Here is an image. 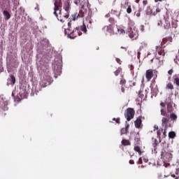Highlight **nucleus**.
Masks as SVG:
<instances>
[{
    "mask_svg": "<svg viewBox=\"0 0 179 179\" xmlns=\"http://www.w3.org/2000/svg\"><path fill=\"white\" fill-rule=\"evenodd\" d=\"M63 9L65 12L60 10L59 13V17H57V20H59V22H62V23H64L65 22L66 19H68L69 17V13H71V0H66L64 2L63 4Z\"/></svg>",
    "mask_w": 179,
    "mask_h": 179,
    "instance_id": "1",
    "label": "nucleus"
},
{
    "mask_svg": "<svg viewBox=\"0 0 179 179\" xmlns=\"http://www.w3.org/2000/svg\"><path fill=\"white\" fill-rule=\"evenodd\" d=\"M166 104L167 115H169V114H170L169 120H171L173 122H177V118H178V117L176 113H173V111H174V108H173V104H174V103L173 102L171 96H169L166 99Z\"/></svg>",
    "mask_w": 179,
    "mask_h": 179,
    "instance_id": "2",
    "label": "nucleus"
},
{
    "mask_svg": "<svg viewBox=\"0 0 179 179\" xmlns=\"http://www.w3.org/2000/svg\"><path fill=\"white\" fill-rule=\"evenodd\" d=\"M154 131H156L157 129V138H159V142H162V139H164V138L167 136V129H166V127H164V129L163 128H159V126H157V124L154 126Z\"/></svg>",
    "mask_w": 179,
    "mask_h": 179,
    "instance_id": "3",
    "label": "nucleus"
},
{
    "mask_svg": "<svg viewBox=\"0 0 179 179\" xmlns=\"http://www.w3.org/2000/svg\"><path fill=\"white\" fill-rule=\"evenodd\" d=\"M54 15L56 17H58V14L62 10V0H55Z\"/></svg>",
    "mask_w": 179,
    "mask_h": 179,
    "instance_id": "4",
    "label": "nucleus"
},
{
    "mask_svg": "<svg viewBox=\"0 0 179 179\" xmlns=\"http://www.w3.org/2000/svg\"><path fill=\"white\" fill-rule=\"evenodd\" d=\"M124 117L127 121H131L135 117V110L132 108H128L124 113Z\"/></svg>",
    "mask_w": 179,
    "mask_h": 179,
    "instance_id": "5",
    "label": "nucleus"
},
{
    "mask_svg": "<svg viewBox=\"0 0 179 179\" xmlns=\"http://www.w3.org/2000/svg\"><path fill=\"white\" fill-rule=\"evenodd\" d=\"M80 17H85V13L82 10H80L79 13H75L71 15V22H72V20L75 22L78 20V19H80Z\"/></svg>",
    "mask_w": 179,
    "mask_h": 179,
    "instance_id": "6",
    "label": "nucleus"
},
{
    "mask_svg": "<svg viewBox=\"0 0 179 179\" xmlns=\"http://www.w3.org/2000/svg\"><path fill=\"white\" fill-rule=\"evenodd\" d=\"M162 127H164L165 130L171 127V123H170V117H164L162 119Z\"/></svg>",
    "mask_w": 179,
    "mask_h": 179,
    "instance_id": "7",
    "label": "nucleus"
},
{
    "mask_svg": "<svg viewBox=\"0 0 179 179\" xmlns=\"http://www.w3.org/2000/svg\"><path fill=\"white\" fill-rule=\"evenodd\" d=\"M78 36H82V32L79 28H76L69 34V38H76Z\"/></svg>",
    "mask_w": 179,
    "mask_h": 179,
    "instance_id": "8",
    "label": "nucleus"
},
{
    "mask_svg": "<svg viewBox=\"0 0 179 179\" xmlns=\"http://www.w3.org/2000/svg\"><path fill=\"white\" fill-rule=\"evenodd\" d=\"M160 106L162 107L161 108V115H163L164 117H169V115L167 114V110H166L165 108L166 106H167V103H166V100L165 102H161Z\"/></svg>",
    "mask_w": 179,
    "mask_h": 179,
    "instance_id": "9",
    "label": "nucleus"
},
{
    "mask_svg": "<svg viewBox=\"0 0 179 179\" xmlns=\"http://www.w3.org/2000/svg\"><path fill=\"white\" fill-rule=\"evenodd\" d=\"M171 154L166 152H162L161 154V159H163L164 162H170Z\"/></svg>",
    "mask_w": 179,
    "mask_h": 179,
    "instance_id": "10",
    "label": "nucleus"
},
{
    "mask_svg": "<svg viewBox=\"0 0 179 179\" xmlns=\"http://www.w3.org/2000/svg\"><path fill=\"white\" fill-rule=\"evenodd\" d=\"M129 37H130L132 40H136L138 37H139V34L138 33V31L135 29L131 30Z\"/></svg>",
    "mask_w": 179,
    "mask_h": 179,
    "instance_id": "11",
    "label": "nucleus"
},
{
    "mask_svg": "<svg viewBox=\"0 0 179 179\" xmlns=\"http://www.w3.org/2000/svg\"><path fill=\"white\" fill-rule=\"evenodd\" d=\"M104 29H106V31L108 33H110V34H115L116 29H114V25L109 24L108 26L104 27Z\"/></svg>",
    "mask_w": 179,
    "mask_h": 179,
    "instance_id": "12",
    "label": "nucleus"
},
{
    "mask_svg": "<svg viewBox=\"0 0 179 179\" xmlns=\"http://www.w3.org/2000/svg\"><path fill=\"white\" fill-rule=\"evenodd\" d=\"M151 64H152L153 66L155 68H160V64H162V61L159 58H154L151 59Z\"/></svg>",
    "mask_w": 179,
    "mask_h": 179,
    "instance_id": "13",
    "label": "nucleus"
},
{
    "mask_svg": "<svg viewBox=\"0 0 179 179\" xmlns=\"http://www.w3.org/2000/svg\"><path fill=\"white\" fill-rule=\"evenodd\" d=\"M154 74H153V70L152 69H148L146 71L145 73V78L147 79V82H150L152 78H153Z\"/></svg>",
    "mask_w": 179,
    "mask_h": 179,
    "instance_id": "14",
    "label": "nucleus"
},
{
    "mask_svg": "<svg viewBox=\"0 0 179 179\" xmlns=\"http://www.w3.org/2000/svg\"><path fill=\"white\" fill-rule=\"evenodd\" d=\"M39 68L41 71L43 72H48V63H44L43 62H40Z\"/></svg>",
    "mask_w": 179,
    "mask_h": 179,
    "instance_id": "15",
    "label": "nucleus"
},
{
    "mask_svg": "<svg viewBox=\"0 0 179 179\" xmlns=\"http://www.w3.org/2000/svg\"><path fill=\"white\" fill-rule=\"evenodd\" d=\"M156 50L159 55H162V57L166 55V52H164V49L162 46H157Z\"/></svg>",
    "mask_w": 179,
    "mask_h": 179,
    "instance_id": "16",
    "label": "nucleus"
},
{
    "mask_svg": "<svg viewBox=\"0 0 179 179\" xmlns=\"http://www.w3.org/2000/svg\"><path fill=\"white\" fill-rule=\"evenodd\" d=\"M129 124L127 123L125 124V128H122L120 131L121 135H127L129 132Z\"/></svg>",
    "mask_w": 179,
    "mask_h": 179,
    "instance_id": "17",
    "label": "nucleus"
},
{
    "mask_svg": "<svg viewBox=\"0 0 179 179\" xmlns=\"http://www.w3.org/2000/svg\"><path fill=\"white\" fill-rule=\"evenodd\" d=\"M134 125L136 128H141V125H142V117L139 116L138 117H137V119L134 122Z\"/></svg>",
    "mask_w": 179,
    "mask_h": 179,
    "instance_id": "18",
    "label": "nucleus"
},
{
    "mask_svg": "<svg viewBox=\"0 0 179 179\" xmlns=\"http://www.w3.org/2000/svg\"><path fill=\"white\" fill-rule=\"evenodd\" d=\"M124 5H126V6L124 7L125 9H127V13H132V8L131 7V5L129 4V3L128 1L125 2Z\"/></svg>",
    "mask_w": 179,
    "mask_h": 179,
    "instance_id": "19",
    "label": "nucleus"
},
{
    "mask_svg": "<svg viewBox=\"0 0 179 179\" xmlns=\"http://www.w3.org/2000/svg\"><path fill=\"white\" fill-rule=\"evenodd\" d=\"M115 34H125V30L121 27H116Z\"/></svg>",
    "mask_w": 179,
    "mask_h": 179,
    "instance_id": "20",
    "label": "nucleus"
},
{
    "mask_svg": "<svg viewBox=\"0 0 179 179\" xmlns=\"http://www.w3.org/2000/svg\"><path fill=\"white\" fill-rule=\"evenodd\" d=\"M152 146L154 147V150L156 152V150L157 149V145H159V141L156 138H152Z\"/></svg>",
    "mask_w": 179,
    "mask_h": 179,
    "instance_id": "21",
    "label": "nucleus"
},
{
    "mask_svg": "<svg viewBox=\"0 0 179 179\" xmlns=\"http://www.w3.org/2000/svg\"><path fill=\"white\" fill-rule=\"evenodd\" d=\"M3 15L5 17L6 20H9L10 19V13L8 10H4Z\"/></svg>",
    "mask_w": 179,
    "mask_h": 179,
    "instance_id": "22",
    "label": "nucleus"
},
{
    "mask_svg": "<svg viewBox=\"0 0 179 179\" xmlns=\"http://www.w3.org/2000/svg\"><path fill=\"white\" fill-rule=\"evenodd\" d=\"M50 85V83L45 80H43L42 81L40 82V85L41 87H47V85Z\"/></svg>",
    "mask_w": 179,
    "mask_h": 179,
    "instance_id": "23",
    "label": "nucleus"
},
{
    "mask_svg": "<svg viewBox=\"0 0 179 179\" xmlns=\"http://www.w3.org/2000/svg\"><path fill=\"white\" fill-rule=\"evenodd\" d=\"M122 145H123V146H131V142L129 140L123 139L122 141Z\"/></svg>",
    "mask_w": 179,
    "mask_h": 179,
    "instance_id": "24",
    "label": "nucleus"
},
{
    "mask_svg": "<svg viewBox=\"0 0 179 179\" xmlns=\"http://www.w3.org/2000/svg\"><path fill=\"white\" fill-rule=\"evenodd\" d=\"M164 29H166V30H169V29H170V27H171V24H170L169 20H165V24H164Z\"/></svg>",
    "mask_w": 179,
    "mask_h": 179,
    "instance_id": "25",
    "label": "nucleus"
},
{
    "mask_svg": "<svg viewBox=\"0 0 179 179\" xmlns=\"http://www.w3.org/2000/svg\"><path fill=\"white\" fill-rule=\"evenodd\" d=\"M10 82L11 85H15V83H16V78H15V76H13V74L10 75Z\"/></svg>",
    "mask_w": 179,
    "mask_h": 179,
    "instance_id": "26",
    "label": "nucleus"
},
{
    "mask_svg": "<svg viewBox=\"0 0 179 179\" xmlns=\"http://www.w3.org/2000/svg\"><path fill=\"white\" fill-rule=\"evenodd\" d=\"M80 30L81 31H83L85 34L87 33V27H86V24H85V23H83V24L80 26Z\"/></svg>",
    "mask_w": 179,
    "mask_h": 179,
    "instance_id": "27",
    "label": "nucleus"
},
{
    "mask_svg": "<svg viewBox=\"0 0 179 179\" xmlns=\"http://www.w3.org/2000/svg\"><path fill=\"white\" fill-rule=\"evenodd\" d=\"M176 132L170 131L169 133V138H170L171 139H174V138H176Z\"/></svg>",
    "mask_w": 179,
    "mask_h": 179,
    "instance_id": "28",
    "label": "nucleus"
},
{
    "mask_svg": "<svg viewBox=\"0 0 179 179\" xmlns=\"http://www.w3.org/2000/svg\"><path fill=\"white\" fill-rule=\"evenodd\" d=\"M135 152H138V155L141 156L142 155V151H141V147L140 146H135L134 147Z\"/></svg>",
    "mask_w": 179,
    "mask_h": 179,
    "instance_id": "29",
    "label": "nucleus"
},
{
    "mask_svg": "<svg viewBox=\"0 0 179 179\" xmlns=\"http://www.w3.org/2000/svg\"><path fill=\"white\" fill-rule=\"evenodd\" d=\"M166 89H169V90H173V89H174V85H173V83H169L166 85Z\"/></svg>",
    "mask_w": 179,
    "mask_h": 179,
    "instance_id": "30",
    "label": "nucleus"
},
{
    "mask_svg": "<svg viewBox=\"0 0 179 179\" xmlns=\"http://www.w3.org/2000/svg\"><path fill=\"white\" fill-rule=\"evenodd\" d=\"M178 22V21L177 20L172 22L171 25L173 29H177V27L178 26V24L177 23Z\"/></svg>",
    "mask_w": 179,
    "mask_h": 179,
    "instance_id": "31",
    "label": "nucleus"
},
{
    "mask_svg": "<svg viewBox=\"0 0 179 179\" xmlns=\"http://www.w3.org/2000/svg\"><path fill=\"white\" fill-rule=\"evenodd\" d=\"M109 23H110V24H112V26H114L115 24V19H114L113 17H110L108 20Z\"/></svg>",
    "mask_w": 179,
    "mask_h": 179,
    "instance_id": "32",
    "label": "nucleus"
},
{
    "mask_svg": "<svg viewBox=\"0 0 179 179\" xmlns=\"http://www.w3.org/2000/svg\"><path fill=\"white\" fill-rule=\"evenodd\" d=\"M12 2L16 9V8H17V6H19V0H12Z\"/></svg>",
    "mask_w": 179,
    "mask_h": 179,
    "instance_id": "33",
    "label": "nucleus"
},
{
    "mask_svg": "<svg viewBox=\"0 0 179 179\" xmlns=\"http://www.w3.org/2000/svg\"><path fill=\"white\" fill-rule=\"evenodd\" d=\"M146 13L147 15H152V8H150V6H148L147 8Z\"/></svg>",
    "mask_w": 179,
    "mask_h": 179,
    "instance_id": "34",
    "label": "nucleus"
},
{
    "mask_svg": "<svg viewBox=\"0 0 179 179\" xmlns=\"http://www.w3.org/2000/svg\"><path fill=\"white\" fill-rule=\"evenodd\" d=\"M120 120L121 119L120 117H117V118L113 117V121H115L116 124H121Z\"/></svg>",
    "mask_w": 179,
    "mask_h": 179,
    "instance_id": "35",
    "label": "nucleus"
},
{
    "mask_svg": "<svg viewBox=\"0 0 179 179\" xmlns=\"http://www.w3.org/2000/svg\"><path fill=\"white\" fill-rule=\"evenodd\" d=\"M173 82L176 83V85L177 86H179V78H178V77H176V78H174Z\"/></svg>",
    "mask_w": 179,
    "mask_h": 179,
    "instance_id": "36",
    "label": "nucleus"
},
{
    "mask_svg": "<svg viewBox=\"0 0 179 179\" xmlns=\"http://www.w3.org/2000/svg\"><path fill=\"white\" fill-rule=\"evenodd\" d=\"M115 76H118V75H120V73H121V70L120 69H117L115 72H114Z\"/></svg>",
    "mask_w": 179,
    "mask_h": 179,
    "instance_id": "37",
    "label": "nucleus"
},
{
    "mask_svg": "<svg viewBox=\"0 0 179 179\" xmlns=\"http://www.w3.org/2000/svg\"><path fill=\"white\" fill-rule=\"evenodd\" d=\"M120 85H124L127 83V81L124 79H122L120 82Z\"/></svg>",
    "mask_w": 179,
    "mask_h": 179,
    "instance_id": "38",
    "label": "nucleus"
},
{
    "mask_svg": "<svg viewBox=\"0 0 179 179\" xmlns=\"http://www.w3.org/2000/svg\"><path fill=\"white\" fill-rule=\"evenodd\" d=\"M141 49H139L137 52V58L139 59L141 58Z\"/></svg>",
    "mask_w": 179,
    "mask_h": 179,
    "instance_id": "39",
    "label": "nucleus"
},
{
    "mask_svg": "<svg viewBox=\"0 0 179 179\" xmlns=\"http://www.w3.org/2000/svg\"><path fill=\"white\" fill-rule=\"evenodd\" d=\"M80 1L82 0H75L74 3H76V5H79V3H80Z\"/></svg>",
    "mask_w": 179,
    "mask_h": 179,
    "instance_id": "40",
    "label": "nucleus"
},
{
    "mask_svg": "<svg viewBox=\"0 0 179 179\" xmlns=\"http://www.w3.org/2000/svg\"><path fill=\"white\" fill-rule=\"evenodd\" d=\"M163 22H162V20H158L157 22V26H162Z\"/></svg>",
    "mask_w": 179,
    "mask_h": 179,
    "instance_id": "41",
    "label": "nucleus"
},
{
    "mask_svg": "<svg viewBox=\"0 0 179 179\" xmlns=\"http://www.w3.org/2000/svg\"><path fill=\"white\" fill-rule=\"evenodd\" d=\"M129 164H135V162L133 159L129 161Z\"/></svg>",
    "mask_w": 179,
    "mask_h": 179,
    "instance_id": "42",
    "label": "nucleus"
},
{
    "mask_svg": "<svg viewBox=\"0 0 179 179\" xmlns=\"http://www.w3.org/2000/svg\"><path fill=\"white\" fill-rule=\"evenodd\" d=\"M167 41V38H163L162 44H166V42Z\"/></svg>",
    "mask_w": 179,
    "mask_h": 179,
    "instance_id": "43",
    "label": "nucleus"
},
{
    "mask_svg": "<svg viewBox=\"0 0 179 179\" xmlns=\"http://www.w3.org/2000/svg\"><path fill=\"white\" fill-rule=\"evenodd\" d=\"M116 62H117V64H120V65H121V59H120L119 58H116Z\"/></svg>",
    "mask_w": 179,
    "mask_h": 179,
    "instance_id": "44",
    "label": "nucleus"
},
{
    "mask_svg": "<svg viewBox=\"0 0 179 179\" xmlns=\"http://www.w3.org/2000/svg\"><path fill=\"white\" fill-rule=\"evenodd\" d=\"M138 164H142V163H143V161H142V157H140L139 159H138Z\"/></svg>",
    "mask_w": 179,
    "mask_h": 179,
    "instance_id": "45",
    "label": "nucleus"
},
{
    "mask_svg": "<svg viewBox=\"0 0 179 179\" xmlns=\"http://www.w3.org/2000/svg\"><path fill=\"white\" fill-rule=\"evenodd\" d=\"M148 3V1H147V0H144L143 1V5L144 6H146V4Z\"/></svg>",
    "mask_w": 179,
    "mask_h": 179,
    "instance_id": "46",
    "label": "nucleus"
},
{
    "mask_svg": "<svg viewBox=\"0 0 179 179\" xmlns=\"http://www.w3.org/2000/svg\"><path fill=\"white\" fill-rule=\"evenodd\" d=\"M169 75H173V69H171L168 71Z\"/></svg>",
    "mask_w": 179,
    "mask_h": 179,
    "instance_id": "47",
    "label": "nucleus"
},
{
    "mask_svg": "<svg viewBox=\"0 0 179 179\" xmlns=\"http://www.w3.org/2000/svg\"><path fill=\"white\" fill-rule=\"evenodd\" d=\"M136 15L137 16V17H139L141 16V13L140 12L136 13Z\"/></svg>",
    "mask_w": 179,
    "mask_h": 179,
    "instance_id": "48",
    "label": "nucleus"
},
{
    "mask_svg": "<svg viewBox=\"0 0 179 179\" xmlns=\"http://www.w3.org/2000/svg\"><path fill=\"white\" fill-rule=\"evenodd\" d=\"M122 93H125V88H124V87H122Z\"/></svg>",
    "mask_w": 179,
    "mask_h": 179,
    "instance_id": "49",
    "label": "nucleus"
},
{
    "mask_svg": "<svg viewBox=\"0 0 179 179\" xmlns=\"http://www.w3.org/2000/svg\"><path fill=\"white\" fill-rule=\"evenodd\" d=\"M156 12H157V13H160V8H157Z\"/></svg>",
    "mask_w": 179,
    "mask_h": 179,
    "instance_id": "50",
    "label": "nucleus"
},
{
    "mask_svg": "<svg viewBox=\"0 0 179 179\" xmlns=\"http://www.w3.org/2000/svg\"><path fill=\"white\" fill-rule=\"evenodd\" d=\"M68 26H69L68 30H69V29L71 28V22H68Z\"/></svg>",
    "mask_w": 179,
    "mask_h": 179,
    "instance_id": "51",
    "label": "nucleus"
},
{
    "mask_svg": "<svg viewBox=\"0 0 179 179\" xmlns=\"http://www.w3.org/2000/svg\"><path fill=\"white\" fill-rule=\"evenodd\" d=\"M106 17H110V13H108L105 15Z\"/></svg>",
    "mask_w": 179,
    "mask_h": 179,
    "instance_id": "52",
    "label": "nucleus"
},
{
    "mask_svg": "<svg viewBox=\"0 0 179 179\" xmlns=\"http://www.w3.org/2000/svg\"><path fill=\"white\" fill-rule=\"evenodd\" d=\"M155 2H162V0H155Z\"/></svg>",
    "mask_w": 179,
    "mask_h": 179,
    "instance_id": "53",
    "label": "nucleus"
},
{
    "mask_svg": "<svg viewBox=\"0 0 179 179\" xmlns=\"http://www.w3.org/2000/svg\"><path fill=\"white\" fill-rule=\"evenodd\" d=\"M64 33L66 34V29L64 28Z\"/></svg>",
    "mask_w": 179,
    "mask_h": 179,
    "instance_id": "54",
    "label": "nucleus"
},
{
    "mask_svg": "<svg viewBox=\"0 0 179 179\" xmlns=\"http://www.w3.org/2000/svg\"><path fill=\"white\" fill-rule=\"evenodd\" d=\"M158 178H159V179H162V176H158Z\"/></svg>",
    "mask_w": 179,
    "mask_h": 179,
    "instance_id": "55",
    "label": "nucleus"
},
{
    "mask_svg": "<svg viewBox=\"0 0 179 179\" xmlns=\"http://www.w3.org/2000/svg\"><path fill=\"white\" fill-rule=\"evenodd\" d=\"M143 80H145V79L143 78V80H142V81L143 82Z\"/></svg>",
    "mask_w": 179,
    "mask_h": 179,
    "instance_id": "56",
    "label": "nucleus"
},
{
    "mask_svg": "<svg viewBox=\"0 0 179 179\" xmlns=\"http://www.w3.org/2000/svg\"><path fill=\"white\" fill-rule=\"evenodd\" d=\"M84 6H82V8H83Z\"/></svg>",
    "mask_w": 179,
    "mask_h": 179,
    "instance_id": "57",
    "label": "nucleus"
},
{
    "mask_svg": "<svg viewBox=\"0 0 179 179\" xmlns=\"http://www.w3.org/2000/svg\"><path fill=\"white\" fill-rule=\"evenodd\" d=\"M164 177H167V176H164Z\"/></svg>",
    "mask_w": 179,
    "mask_h": 179,
    "instance_id": "58",
    "label": "nucleus"
}]
</instances>
